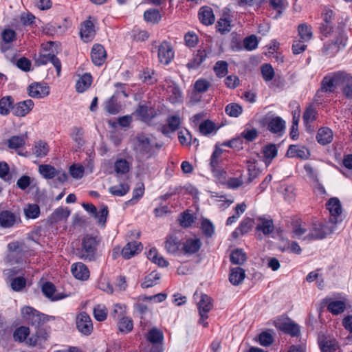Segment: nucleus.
Instances as JSON below:
<instances>
[{
    "mask_svg": "<svg viewBox=\"0 0 352 352\" xmlns=\"http://www.w3.org/2000/svg\"><path fill=\"white\" fill-rule=\"evenodd\" d=\"M336 228L327 221H316L307 225L300 219L293 218L290 223V235L293 238L301 239L308 241L321 240L332 234Z\"/></svg>",
    "mask_w": 352,
    "mask_h": 352,
    "instance_id": "f257e3e1",
    "label": "nucleus"
},
{
    "mask_svg": "<svg viewBox=\"0 0 352 352\" xmlns=\"http://www.w3.org/2000/svg\"><path fill=\"white\" fill-rule=\"evenodd\" d=\"M100 239L96 236L86 234L81 239L80 244L76 249V254L85 261H96L100 256L98 247Z\"/></svg>",
    "mask_w": 352,
    "mask_h": 352,
    "instance_id": "f03ea898",
    "label": "nucleus"
},
{
    "mask_svg": "<svg viewBox=\"0 0 352 352\" xmlns=\"http://www.w3.org/2000/svg\"><path fill=\"white\" fill-rule=\"evenodd\" d=\"M21 316L25 323L34 327H41L51 319H54L53 316L45 315L30 306L21 307Z\"/></svg>",
    "mask_w": 352,
    "mask_h": 352,
    "instance_id": "7ed1b4c3",
    "label": "nucleus"
},
{
    "mask_svg": "<svg viewBox=\"0 0 352 352\" xmlns=\"http://www.w3.org/2000/svg\"><path fill=\"white\" fill-rule=\"evenodd\" d=\"M326 208L330 214L327 221L337 228V224L342 221V208L340 200L336 197L329 199L326 204Z\"/></svg>",
    "mask_w": 352,
    "mask_h": 352,
    "instance_id": "20e7f679",
    "label": "nucleus"
},
{
    "mask_svg": "<svg viewBox=\"0 0 352 352\" xmlns=\"http://www.w3.org/2000/svg\"><path fill=\"white\" fill-rule=\"evenodd\" d=\"M21 222L19 214L10 210H0V227L10 229Z\"/></svg>",
    "mask_w": 352,
    "mask_h": 352,
    "instance_id": "39448f33",
    "label": "nucleus"
},
{
    "mask_svg": "<svg viewBox=\"0 0 352 352\" xmlns=\"http://www.w3.org/2000/svg\"><path fill=\"white\" fill-rule=\"evenodd\" d=\"M212 307V299L206 294H201L200 300L197 302V308L200 316L199 323L204 327L208 325L206 320L208 317V313Z\"/></svg>",
    "mask_w": 352,
    "mask_h": 352,
    "instance_id": "423d86ee",
    "label": "nucleus"
},
{
    "mask_svg": "<svg viewBox=\"0 0 352 352\" xmlns=\"http://www.w3.org/2000/svg\"><path fill=\"white\" fill-rule=\"evenodd\" d=\"M343 72H335L324 76L321 82L320 91L333 93L336 86L340 85Z\"/></svg>",
    "mask_w": 352,
    "mask_h": 352,
    "instance_id": "0eeeda50",
    "label": "nucleus"
},
{
    "mask_svg": "<svg viewBox=\"0 0 352 352\" xmlns=\"http://www.w3.org/2000/svg\"><path fill=\"white\" fill-rule=\"evenodd\" d=\"M82 206L87 212L97 220L99 226H104L109 213L107 206H102L99 211H98L96 207L91 204L83 203Z\"/></svg>",
    "mask_w": 352,
    "mask_h": 352,
    "instance_id": "6e6552de",
    "label": "nucleus"
},
{
    "mask_svg": "<svg viewBox=\"0 0 352 352\" xmlns=\"http://www.w3.org/2000/svg\"><path fill=\"white\" fill-rule=\"evenodd\" d=\"M77 329L83 335H90L94 329L91 318L85 312H80L76 319Z\"/></svg>",
    "mask_w": 352,
    "mask_h": 352,
    "instance_id": "1a4fd4ad",
    "label": "nucleus"
},
{
    "mask_svg": "<svg viewBox=\"0 0 352 352\" xmlns=\"http://www.w3.org/2000/svg\"><path fill=\"white\" fill-rule=\"evenodd\" d=\"M49 63L54 65L59 76L61 72V63L54 54H39L37 57H35V63L38 66L45 65Z\"/></svg>",
    "mask_w": 352,
    "mask_h": 352,
    "instance_id": "9d476101",
    "label": "nucleus"
},
{
    "mask_svg": "<svg viewBox=\"0 0 352 352\" xmlns=\"http://www.w3.org/2000/svg\"><path fill=\"white\" fill-rule=\"evenodd\" d=\"M222 151L221 149H216L212 154L210 157V166L213 175L219 179L224 178L226 172L221 166V155Z\"/></svg>",
    "mask_w": 352,
    "mask_h": 352,
    "instance_id": "9b49d317",
    "label": "nucleus"
},
{
    "mask_svg": "<svg viewBox=\"0 0 352 352\" xmlns=\"http://www.w3.org/2000/svg\"><path fill=\"white\" fill-rule=\"evenodd\" d=\"M35 328V333L28 338L27 343L31 346H42V345L48 340L50 337V331L45 328H41V327Z\"/></svg>",
    "mask_w": 352,
    "mask_h": 352,
    "instance_id": "f8f14e48",
    "label": "nucleus"
},
{
    "mask_svg": "<svg viewBox=\"0 0 352 352\" xmlns=\"http://www.w3.org/2000/svg\"><path fill=\"white\" fill-rule=\"evenodd\" d=\"M175 52L171 44L167 41H163L158 47V58L161 63L169 64L174 58Z\"/></svg>",
    "mask_w": 352,
    "mask_h": 352,
    "instance_id": "ddd939ff",
    "label": "nucleus"
},
{
    "mask_svg": "<svg viewBox=\"0 0 352 352\" xmlns=\"http://www.w3.org/2000/svg\"><path fill=\"white\" fill-rule=\"evenodd\" d=\"M347 37L343 34H340L339 36L331 43L325 44L323 47V52L327 55L330 56L336 54L341 48L346 46Z\"/></svg>",
    "mask_w": 352,
    "mask_h": 352,
    "instance_id": "4468645a",
    "label": "nucleus"
},
{
    "mask_svg": "<svg viewBox=\"0 0 352 352\" xmlns=\"http://www.w3.org/2000/svg\"><path fill=\"white\" fill-rule=\"evenodd\" d=\"M267 130L271 133L280 135L285 128V120L279 116L267 117L265 119Z\"/></svg>",
    "mask_w": 352,
    "mask_h": 352,
    "instance_id": "2eb2a0df",
    "label": "nucleus"
},
{
    "mask_svg": "<svg viewBox=\"0 0 352 352\" xmlns=\"http://www.w3.org/2000/svg\"><path fill=\"white\" fill-rule=\"evenodd\" d=\"M28 95L34 98H43L50 94V87L43 82H33L28 86Z\"/></svg>",
    "mask_w": 352,
    "mask_h": 352,
    "instance_id": "dca6fc26",
    "label": "nucleus"
},
{
    "mask_svg": "<svg viewBox=\"0 0 352 352\" xmlns=\"http://www.w3.org/2000/svg\"><path fill=\"white\" fill-rule=\"evenodd\" d=\"M1 42L0 43V50L1 52H6L11 48V44L16 38V34L14 30L7 28L3 30L1 34Z\"/></svg>",
    "mask_w": 352,
    "mask_h": 352,
    "instance_id": "f3484780",
    "label": "nucleus"
},
{
    "mask_svg": "<svg viewBox=\"0 0 352 352\" xmlns=\"http://www.w3.org/2000/svg\"><path fill=\"white\" fill-rule=\"evenodd\" d=\"M34 105V102L30 99H28L14 104L12 108V112L15 116L23 117L32 110Z\"/></svg>",
    "mask_w": 352,
    "mask_h": 352,
    "instance_id": "a211bd4d",
    "label": "nucleus"
},
{
    "mask_svg": "<svg viewBox=\"0 0 352 352\" xmlns=\"http://www.w3.org/2000/svg\"><path fill=\"white\" fill-rule=\"evenodd\" d=\"M72 275L78 280H86L89 278V270L82 262L74 263L71 266Z\"/></svg>",
    "mask_w": 352,
    "mask_h": 352,
    "instance_id": "6ab92c4d",
    "label": "nucleus"
},
{
    "mask_svg": "<svg viewBox=\"0 0 352 352\" xmlns=\"http://www.w3.org/2000/svg\"><path fill=\"white\" fill-rule=\"evenodd\" d=\"M91 57L92 62L95 65H102L107 58V53L104 47L100 44L94 45L91 49Z\"/></svg>",
    "mask_w": 352,
    "mask_h": 352,
    "instance_id": "aec40b11",
    "label": "nucleus"
},
{
    "mask_svg": "<svg viewBox=\"0 0 352 352\" xmlns=\"http://www.w3.org/2000/svg\"><path fill=\"white\" fill-rule=\"evenodd\" d=\"M167 124L162 126V132L166 136H169L170 133H172L177 131L181 124V118L177 115L170 116L167 118Z\"/></svg>",
    "mask_w": 352,
    "mask_h": 352,
    "instance_id": "412c9836",
    "label": "nucleus"
},
{
    "mask_svg": "<svg viewBox=\"0 0 352 352\" xmlns=\"http://www.w3.org/2000/svg\"><path fill=\"white\" fill-rule=\"evenodd\" d=\"M164 247L168 254H176L182 248L181 240L174 234L168 235Z\"/></svg>",
    "mask_w": 352,
    "mask_h": 352,
    "instance_id": "4be33fe9",
    "label": "nucleus"
},
{
    "mask_svg": "<svg viewBox=\"0 0 352 352\" xmlns=\"http://www.w3.org/2000/svg\"><path fill=\"white\" fill-rule=\"evenodd\" d=\"M340 87L344 97L352 100V74L343 72Z\"/></svg>",
    "mask_w": 352,
    "mask_h": 352,
    "instance_id": "5701e85b",
    "label": "nucleus"
},
{
    "mask_svg": "<svg viewBox=\"0 0 352 352\" xmlns=\"http://www.w3.org/2000/svg\"><path fill=\"white\" fill-rule=\"evenodd\" d=\"M142 250L140 242L131 241L129 242L122 250V255L125 259H129L135 255L138 254Z\"/></svg>",
    "mask_w": 352,
    "mask_h": 352,
    "instance_id": "b1692460",
    "label": "nucleus"
},
{
    "mask_svg": "<svg viewBox=\"0 0 352 352\" xmlns=\"http://www.w3.org/2000/svg\"><path fill=\"white\" fill-rule=\"evenodd\" d=\"M80 34L85 42L92 41L96 34L94 23L89 20L84 21L81 25Z\"/></svg>",
    "mask_w": 352,
    "mask_h": 352,
    "instance_id": "393cba45",
    "label": "nucleus"
},
{
    "mask_svg": "<svg viewBox=\"0 0 352 352\" xmlns=\"http://www.w3.org/2000/svg\"><path fill=\"white\" fill-rule=\"evenodd\" d=\"M274 226L272 219L259 217L256 226V231L262 232L265 236H269L273 233Z\"/></svg>",
    "mask_w": 352,
    "mask_h": 352,
    "instance_id": "a878e982",
    "label": "nucleus"
},
{
    "mask_svg": "<svg viewBox=\"0 0 352 352\" xmlns=\"http://www.w3.org/2000/svg\"><path fill=\"white\" fill-rule=\"evenodd\" d=\"M199 19L205 25L214 23L215 17L212 9L209 6L201 7L198 12Z\"/></svg>",
    "mask_w": 352,
    "mask_h": 352,
    "instance_id": "bb28decb",
    "label": "nucleus"
},
{
    "mask_svg": "<svg viewBox=\"0 0 352 352\" xmlns=\"http://www.w3.org/2000/svg\"><path fill=\"white\" fill-rule=\"evenodd\" d=\"M135 148L141 154H148L152 150V145L150 138L144 135L137 137Z\"/></svg>",
    "mask_w": 352,
    "mask_h": 352,
    "instance_id": "cd10ccee",
    "label": "nucleus"
},
{
    "mask_svg": "<svg viewBox=\"0 0 352 352\" xmlns=\"http://www.w3.org/2000/svg\"><path fill=\"white\" fill-rule=\"evenodd\" d=\"M287 156L306 160L309 156V151L307 148L302 146L290 145L287 149Z\"/></svg>",
    "mask_w": 352,
    "mask_h": 352,
    "instance_id": "c85d7f7f",
    "label": "nucleus"
},
{
    "mask_svg": "<svg viewBox=\"0 0 352 352\" xmlns=\"http://www.w3.org/2000/svg\"><path fill=\"white\" fill-rule=\"evenodd\" d=\"M327 310L333 315H338L344 311L346 303L344 300L325 299Z\"/></svg>",
    "mask_w": 352,
    "mask_h": 352,
    "instance_id": "c756f323",
    "label": "nucleus"
},
{
    "mask_svg": "<svg viewBox=\"0 0 352 352\" xmlns=\"http://www.w3.org/2000/svg\"><path fill=\"white\" fill-rule=\"evenodd\" d=\"M167 93L168 94V100L171 103H181L183 101L182 92L175 83L172 82L168 86Z\"/></svg>",
    "mask_w": 352,
    "mask_h": 352,
    "instance_id": "7c9ffc66",
    "label": "nucleus"
},
{
    "mask_svg": "<svg viewBox=\"0 0 352 352\" xmlns=\"http://www.w3.org/2000/svg\"><path fill=\"white\" fill-rule=\"evenodd\" d=\"M287 336H289L292 341H301V327L291 318L287 317Z\"/></svg>",
    "mask_w": 352,
    "mask_h": 352,
    "instance_id": "2f4dec72",
    "label": "nucleus"
},
{
    "mask_svg": "<svg viewBox=\"0 0 352 352\" xmlns=\"http://www.w3.org/2000/svg\"><path fill=\"white\" fill-rule=\"evenodd\" d=\"M208 52L205 49L198 50L193 55L192 58L188 63L189 69H197L207 58Z\"/></svg>",
    "mask_w": 352,
    "mask_h": 352,
    "instance_id": "473e14b6",
    "label": "nucleus"
},
{
    "mask_svg": "<svg viewBox=\"0 0 352 352\" xmlns=\"http://www.w3.org/2000/svg\"><path fill=\"white\" fill-rule=\"evenodd\" d=\"M201 245V242L199 239H189L184 242L182 249L185 254H192L199 251Z\"/></svg>",
    "mask_w": 352,
    "mask_h": 352,
    "instance_id": "72a5a7b5",
    "label": "nucleus"
},
{
    "mask_svg": "<svg viewBox=\"0 0 352 352\" xmlns=\"http://www.w3.org/2000/svg\"><path fill=\"white\" fill-rule=\"evenodd\" d=\"M333 131L328 127L320 128L316 135L317 141L322 145H326L333 140Z\"/></svg>",
    "mask_w": 352,
    "mask_h": 352,
    "instance_id": "f704fd0d",
    "label": "nucleus"
},
{
    "mask_svg": "<svg viewBox=\"0 0 352 352\" xmlns=\"http://www.w3.org/2000/svg\"><path fill=\"white\" fill-rule=\"evenodd\" d=\"M92 82V76L89 73H85L79 79L77 80L76 83V89L78 93H83L86 90H87L91 86Z\"/></svg>",
    "mask_w": 352,
    "mask_h": 352,
    "instance_id": "c9c22d12",
    "label": "nucleus"
},
{
    "mask_svg": "<svg viewBox=\"0 0 352 352\" xmlns=\"http://www.w3.org/2000/svg\"><path fill=\"white\" fill-rule=\"evenodd\" d=\"M113 169L117 175H123L129 172L131 164L126 159L118 158L114 162Z\"/></svg>",
    "mask_w": 352,
    "mask_h": 352,
    "instance_id": "e433bc0d",
    "label": "nucleus"
},
{
    "mask_svg": "<svg viewBox=\"0 0 352 352\" xmlns=\"http://www.w3.org/2000/svg\"><path fill=\"white\" fill-rule=\"evenodd\" d=\"M135 114L144 122L151 121L155 116L154 110L146 105H140L135 111Z\"/></svg>",
    "mask_w": 352,
    "mask_h": 352,
    "instance_id": "4c0bfd02",
    "label": "nucleus"
},
{
    "mask_svg": "<svg viewBox=\"0 0 352 352\" xmlns=\"http://www.w3.org/2000/svg\"><path fill=\"white\" fill-rule=\"evenodd\" d=\"M245 277V271L241 267H237L230 270L229 276L230 282L234 285H238L242 283Z\"/></svg>",
    "mask_w": 352,
    "mask_h": 352,
    "instance_id": "58836bf2",
    "label": "nucleus"
},
{
    "mask_svg": "<svg viewBox=\"0 0 352 352\" xmlns=\"http://www.w3.org/2000/svg\"><path fill=\"white\" fill-rule=\"evenodd\" d=\"M146 339L153 344H161L164 340L163 332L156 327H153L148 331Z\"/></svg>",
    "mask_w": 352,
    "mask_h": 352,
    "instance_id": "ea45409f",
    "label": "nucleus"
},
{
    "mask_svg": "<svg viewBox=\"0 0 352 352\" xmlns=\"http://www.w3.org/2000/svg\"><path fill=\"white\" fill-rule=\"evenodd\" d=\"M38 173L46 179H53L58 175V170L50 164H41L38 166Z\"/></svg>",
    "mask_w": 352,
    "mask_h": 352,
    "instance_id": "a19ab883",
    "label": "nucleus"
},
{
    "mask_svg": "<svg viewBox=\"0 0 352 352\" xmlns=\"http://www.w3.org/2000/svg\"><path fill=\"white\" fill-rule=\"evenodd\" d=\"M14 105V100L10 96H4L0 99V114L1 116H7L12 111Z\"/></svg>",
    "mask_w": 352,
    "mask_h": 352,
    "instance_id": "79ce46f5",
    "label": "nucleus"
},
{
    "mask_svg": "<svg viewBox=\"0 0 352 352\" xmlns=\"http://www.w3.org/2000/svg\"><path fill=\"white\" fill-rule=\"evenodd\" d=\"M161 278V274L157 272L153 271L145 276L143 282L141 283L142 288H149L157 284Z\"/></svg>",
    "mask_w": 352,
    "mask_h": 352,
    "instance_id": "37998d69",
    "label": "nucleus"
},
{
    "mask_svg": "<svg viewBox=\"0 0 352 352\" xmlns=\"http://www.w3.org/2000/svg\"><path fill=\"white\" fill-rule=\"evenodd\" d=\"M24 214L26 219H35L40 215L39 206L36 204H28L23 208Z\"/></svg>",
    "mask_w": 352,
    "mask_h": 352,
    "instance_id": "c03bdc74",
    "label": "nucleus"
},
{
    "mask_svg": "<svg viewBox=\"0 0 352 352\" xmlns=\"http://www.w3.org/2000/svg\"><path fill=\"white\" fill-rule=\"evenodd\" d=\"M278 150L275 144H270L263 147V154L265 157V162L267 165L276 156Z\"/></svg>",
    "mask_w": 352,
    "mask_h": 352,
    "instance_id": "a18cd8bd",
    "label": "nucleus"
},
{
    "mask_svg": "<svg viewBox=\"0 0 352 352\" xmlns=\"http://www.w3.org/2000/svg\"><path fill=\"white\" fill-rule=\"evenodd\" d=\"M130 190V186L126 183H121L118 185H114L109 188V192L117 197L125 195Z\"/></svg>",
    "mask_w": 352,
    "mask_h": 352,
    "instance_id": "49530a36",
    "label": "nucleus"
},
{
    "mask_svg": "<svg viewBox=\"0 0 352 352\" xmlns=\"http://www.w3.org/2000/svg\"><path fill=\"white\" fill-rule=\"evenodd\" d=\"M50 148L45 142L38 141L34 144L33 153L37 157H43L47 155Z\"/></svg>",
    "mask_w": 352,
    "mask_h": 352,
    "instance_id": "de8ad7c7",
    "label": "nucleus"
},
{
    "mask_svg": "<svg viewBox=\"0 0 352 352\" xmlns=\"http://www.w3.org/2000/svg\"><path fill=\"white\" fill-rule=\"evenodd\" d=\"M298 35L300 36L302 41L307 42L312 38V31L311 26L306 23H302L298 25Z\"/></svg>",
    "mask_w": 352,
    "mask_h": 352,
    "instance_id": "09e8293b",
    "label": "nucleus"
},
{
    "mask_svg": "<svg viewBox=\"0 0 352 352\" xmlns=\"http://www.w3.org/2000/svg\"><path fill=\"white\" fill-rule=\"evenodd\" d=\"M30 333L29 327L21 326L15 329L13 333V338L16 342H23L27 339Z\"/></svg>",
    "mask_w": 352,
    "mask_h": 352,
    "instance_id": "8fccbe9b",
    "label": "nucleus"
},
{
    "mask_svg": "<svg viewBox=\"0 0 352 352\" xmlns=\"http://www.w3.org/2000/svg\"><path fill=\"white\" fill-rule=\"evenodd\" d=\"M246 254L241 249L233 250L230 254V261L234 265H242L246 261Z\"/></svg>",
    "mask_w": 352,
    "mask_h": 352,
    "instance_id": "3c124183",
    "label": "nucleus"
},
{
    "mask_svg": "<svg viewBox=\"0 0 352 352\" xmlns=\"http://www.w3.org/2000/svg\"><path fill=\"white\" fill-rule=\"evenodd\" d=\"M144 18L148 23H156L160 21L161 14L157 9H149L144 12Z\"/></svg>",
    "mask_w": 352,
    "mask_h": 352,
    "instance_id": "603ef678",
    "label": "nucleus"
},
{
    "mask_svg": "<svg viewBox=\"0 0 352 352\" xmlns=\"http://www.w3.org/2000/svg\"><path fill=\"white\" fill-rule=\"evenodd\" d=\"M119 330L124 333H129L133 327V322L131 318L129 317H122L118 323Z\"/></svg>",
    "mask_w": 352,
    "mask_h": 352,
    "instance_id": "864d4df0",
    "label": "nucleus"
},
{
    "mask_svg": "<svg viewBox=\"0 0 352 352\" xmlns=\"http://www.w3.org/2000/svg\"><path fill=\"white\" fill-rule=\"evenodd\" d=\"M105 110L110 114H116L120 111V106L117 103V98L112 96L105 103Z\"/></svg>",
    "mask_w": 352,
    "mask_h": 352,
    "instance_id": "5fc2aeb1",
    "label": "nucleus"
},
{
    "mask_svg": "<svg viewBox=\"0 0 352 352\" xmlns=\"http://www.w3.org/2000/svg\"><path fill=\"white\" fill-rule=\"evenodd\" d=\"M262 77L265 82L271 81L275 75L274 68L270 64L265 63L261 67Z\"/></svg>",
    "mask_w": 352,
    "mask_h": 352,
    "instance_id": "6e6d98bb",
    "label": "nucleus"
},
{
    "mask_svg": "<svg viewBox=\"0 0 352 352\" xmlns=\"http://www.w3.org/2000/svg\"><path fill=\"white\" fill-rule=\"evenodd\" d=\"M225 111L229 116L237 118L242 113L243 108L237 103H230L226 107Z\"/></svg>",
    "mask_w": 352,
    "mask_h": 352,
    "instance_id": "4d7b16f0",
    "label": "nucleus"
},
{
    "mask_svg": "<svg viewBox=\"0 0 352 352\" xmlns=\"http://www.w3.org/2000/svg\"><path fill=\"white\" fill-rule=\"evenodd\" d=\"M70 211L66 208H58L52 213V218L54 221H60L67 219Z\"/></svg>",
    "mask_w": 352,
    "mask_h": 352,
    "instance_id": "13d9d810",
    "label": "nucleus"
},
{
    "mask_svg": "<svg viewBox=\"0 0 352 352\" xmlns=\"http://www.w3.org/2000/svg\"><path fill=\"white\" fill-rule=\"evenodd\" d=\"M214 71L219 78L224 77L228 72V64L226 61L219 60L214 66Z\"/></svg>",
    "mask_w": 352,
    "mask_h": 352,
    "instance_id": "bf43d9fd",
    "label": "nucleus"
},
{
    "mask_svg": "<svg viewBox=\"0 0 352 352\" xmlns=\"http://www.w3.org/2000/svg\"><path fill=\"white\" fill-rule=\"evenodd\" d=\"M25 143L23 136L14 135L8 140V146L10 148L17 149L21 148Z\"/></svg>",
    "mask_w": 352,
    "mask_h": 352,
    "instance_id": "052dcab7",
    "label": "nucleus"
},
{
    "mask_svg": "<svg viewBox=\"0 0 352 352\" xmlns=\"http://www.w3.org/2000/svg\"><path fill=\"white\" fill-rule=\"evenodd\" d=\"M201 228L204 234L207 237H210L214 232V226L208 219H204L201 221Z\"/></svg>",
    "mask_w": 352,
    "mask_h": 352,
    "instance_id": "680f3d73",
    "label": "nucleus"
},
{
    "mask_svg": "<svg viewBox=\"0 0 352 352\" xmlns=\"http://www.w3.org/2000/svg\"><path fill=\"white\" fill-rule=\"evenodd\" d=\"M107 309L104 305H98L94 309V316L98 321H104L107 318Z\"/></svg>",
    "mask_w": 352,
    "mask_h": 352,
    "instance_id": "e2e57ef3",
    "label": "nucleus"
},
{
    "mask_svg": "<svg viewBox=\"0 0 352 352\" xmlns=\"http://www.w3.org/2000/svg\"><path fill=\"white\" fill-rule=\"evenodd\" d=\"M316 115L317 111L316 109L311 105L309 106L303 113L302 118L304 122L306 124L313 122L316 120Z\"/></svg>",
    "mask_w": 352,
    "mask_h": 352,
    "instance_id": "0e129e2a",
    "label": "nucleus"
},
{
    "mask_svg": "<svg viewBox=\"0 0 352 352\" xmlns=\"http://www.w3.org/2000/svg\"><path fill=\"white\" fill-rule=\"evenodd\" d=\"M199 131L204 135L212 133L215 130L214 124L210 120H205L199 125Z\"/></svg>",
    "mask_w": 352,
    "mask_h": 352,
    "instance_id": "69168bd1",
    "label": "nucleus"
},
{
    "mask_svg": "<svg viewBox=\"0 0 352 352\" xmlns=\"http://www.w3.org/2000/svg\"><path fill=\"white\" fill-rule=\"evenodd\" d=\"M217 29L221 34L229 32L231 30V21L226 18L220 19L217 21Z\"/></svg>",
    "mask_w": 352,
    "mask_h": 352,
    "instance_id": "338daca9",
    "label": "nucleus"
},
{
    "mask_svg": "<svg viewBox=\"0 0 352 352\" xmlns=\"http://www.w3.org/2000/svg\"><path fill=\"white\" fill-rule=\"evenodd\" d=\"M322 352H341V349L335 341L328 340L321 346Z\"/></svg>",
    "mask_w": 352,
    "mask_h": 352,
    "instance_id": "774afa93",
    "label": "nucleus"
}]
</instances>
